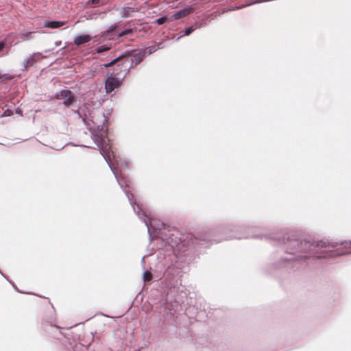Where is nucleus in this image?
Returning <instances> with one entry per match:
<instances>
[{"label": "nucleus", "mask_w": 351, "mask_h": 351, "mask_svg": "<svg viewBox=\"0 0 351 351\" xmlns=\"http://www.w3.org/2000/svg\"><path fill=\"white\" fill-rule=\"evenodd\" d=\"M143 279L145 281H149L152 279V274L148 271H146L143 273Z\"/></svg>", "instance_id": "obj_20"}, {"label": "nucleus", "mask_w": 351, "mask_h": 351, "mask_svg": "<svg viewBox=\"0 0 351 351\" xmlns=\"http://www.w3.org/2000/svg\"><path fill=\"white\" fill-rule=\"evenodd\" d=\"M197 27L191 26L185 29L184 36H189L192 33Z\"/></svg>", "instance_id": "obj_18"}, {"label": "nucleus", "mask_w": 351, "mask_h": 351, "mask_svg": "<svg viewBox=\"0 0 351 351\" xmlns=\"http://www.w3.org/2000/svg\"><path fill=\"white\" fill-rule=\"evenodd\" d=\"M111 45H101L96 49V52L98 53H101L102 52L107 51L111 49Z\"/></svg>", "instance_id": "obj_15"}, {"label": "nucleus", "mask_w": 351, "mask_h": 351, "mask_svg": "<svg viewBox=\"0 0 351 351\" xmlns=\"http://www.w3.org/2000/svg\"><path fill=\"white\" fill-rule=\"evenodd\" d=\"M217 12H213L211 14V16H217Z\"/></svg>", "instance_id": "obj_28"}, {"label": "nucleus", "mask_w": 351, "mask_h": 351, "mask_svg": "<svg viewBox=\"0 0 351 351\" xmlns=\"http://www.w3.org/2000/svg\"><path fill=\"white\" fill-rule=\"evenodd\" d=\"M109 114H106L105 113L101 112L98 114L97 117H93L91 121L94 125L93 128L91 129V138L94 141L96 147H86L97 149L100 151L101 155L104 157L106 162L109 165V167L112 171L117 182L125 193L134 212H136V205L138 204H136V202L133 201V194L125 189V188L128 186V184L125 178L122 175L118 173L116 168L112 162L110 154L113 153L110 151V147H108L107 145H104V136L108 131V126L106 125V123L109 120Z\"/></svg>", "instance_id": "obj_2"}, {"label": "nucleus", "mask_w": 351, "mask_h": 351, "mask_svg": "<svg viewBox=\"0 0 351 351\" xmlns=\"http://www.w3.org/2000/svg\"><path fill=\"white\" fill-rule=\"evenodd\" d=\"M100 2V0H91L92 4H98Z\"/></svg>", "instance_id": "obj_24"}, {"label": "nucleus", "mask_w": 351, "mask_h": 351, "mask_svg": "<svg viewBox=\"0 0 351 351\" xmlns=\"http://www.w3.org/2000/svg\"><path fill=\"white\" fill-rule=\"evenodd\" d=\"M136 212H134L146 226L149 236H152L151 230L160 231L165 228L164 223L158 219L150 217L145 210H143L139 205H136Z\"/></svg>", "instance_id": "obj_5"}, {"label": "nucleus", "mask_w": 351, "mask_h": 351, "mask_svg": "<svg viewBox=\"0 0 351 351\" xmlns=\"http://www.w3.org/2000/svg\"><path fill=\"white\" fill-rule=\"evenodd\" d=\"M167 21V18L166 16H162V17H160L158 19H157L155 21L156 23H157L158 25H162L164 24L165 22Z\"/></svg>", "instance_id": "obj_21"}, {"label": "nucleus", "mask_w": 351, "mask_h": 351, "mask_svg": "<svg viewBox=\"0 0 351 351\" xmlns=\"http://www.w3.org/2000/svg\"><path fill=\"white\" fill-rule=\"evenodd\" d=\"M84 109L83 108H80L77 110H76L75 112L77 114L80 118L82 119L83 122H85L86 116V114H83L82 112H84Z\"/></svg>", "instance_id": "obj_17"}, {"label": "nucleus", "mask_w": 351, "mask_h": 351, "mask_svg": "<svg viewBox=\"0 0 351 351\" xmlns=\"http://www.w3.org/2000/svg\"><path fill=\"white\" fill-rule=\"evenodd\" d=\"M133 30L132 29H126L121 32H120L118 35L119 37H122L125 35L131 34L132 33Z\"/></svg>", "instance_id": "obj_19"}, {"label": "nucleus", "mask_w": 351, "mask_h": 351, "mask_svg": "<svg viewBox=\"0 0 351 351\" xmlns=\"http://www.w3.org/2000/svg\"><path fill=\"white\" fill-rule=\"evenodd\" d=\"M264 1H265V0H258L256 2L257 3H261V2H264Z\"/></svg>", "instance_id": "obj_29"}, {"label": "nucleus", "mask_w": 351, "mask_h": 351, "mask_svg": "<svg viewBox=\"0 0 351 351\" xmlns=\"http://www.w3.org/2000/svg\"><path fill=\"white\" fill-rule=\"evenodd\" d=\"M56 98L58 99H64L63 104L66 107H71L76 103L73 93L69 90H62L57 93Z\"/></svg>", "instance_id": "obj_7"}, {"label": "nucleus", "mask_w": 351, "mask_h": 351, "mask_svg": "<svg viewBox=\"0 0 351 351\" xmlns=\"http://www.w3.org/2000/svg\"><path fill=\"white\" fill-rule=\"evenodd\" d=\"M21 110H16V113H19V114H21Z\"/></svg>", "instance_id": "obj_30"}, {"label": "nucleus", "mask_w": 351, "mask_h": 351, "mask_svg": "<svg viewBox=\"0 0 351 351\" xmlns=\"http://www.w3.org/2000/svg\"><path fill=\"white\" fill-rule=\"evenodd\" d=\"M145 54L144 50L128 51L110 62L104 64V66L105 68H108L119 60H122L121 66L128 74L131 69H133L143 61Z\"/></svg>", "instance_id": "obj_4"}, {"label": "nucleus", "mask_w": 351, "mask_h": 351, "mask_svg": "<svg viewBox=\"0 0 351 351\" xmlns=\"http://www.w3.org/2000/svg\"><path fill=\"white\" fill-rule=\"evenodd\" d=\"M5 47V43L1 41L0 42V51L3 50Z\"/></svg>", "instance_id": "obj_23"}, {"label": "nucleus", "mask_w": 351, "mask_h": 351, "mask_svg": "<svg viewBox=\"0 0 351 351\" xmlns=\"http://www.w3.org/2000/svg\"><path fill=\"white\" fill-rule=\"evenodd\" d=\"M91 40V36L88 34H82L76 36L73 39V43L80 46L82 44L88 43Z\"/></svg>", "instance_id": "obj_9"}, {"label": "nucleus", "mask_w": 351, "mask_h": 351, "mask_svg": "<svg viewBox=\"0 0 351 351\" xmlns=\"http://www.w3.org/2000/svg\"><path fill=\"white\" fill-rule=\"evenodd\" d=\"M32 32H21L20 34V38L23 40H28L30 39L29 36L32 34Z\"/></svg>", "instance_id": "obj_16"}, {"label": "nucleus", "mask_w": 351, "mask_h": 351, "mask_svg": "<svg viewBox=\"0 0 351 351\" xmlns=\"http://www.w3.org/2000/svg\"><path fill=\"white\" fill-rule=\"evenodd\" d=\"M156 51H157V49H156V47L151 46V47H149V51H147V55H150V54L154 53Z\"/></svg>", "instance_id": "obj_22"}, {"label": "nucleus", "mask_w": 351, "mask_h": 351, "mask_svg": "<svg viewBox=\"0 0 351 351\" xmlns=\"http://www.w3.org/2000/svg\"><path fill=\"white\" fill-rule=\"evenodd\" d=\"M181 37H182V36H178V37L177 38V39H179V38H180Z\"/></svg>", "instance_id": "obj_32"}, {"label": "nucleus", "mask_w": 351, "mask_h": 351, "mask_svg": "<svg viewBox=\"0 0 351 351\" xmlns=\"http://www.w3.org/2000/svg\"><path fill=\"white\" fill-rule=\"evenodd\" d=\"M116 29V26L114 25H112L108 29L102 32L100 35L95 36V38L98 39L97 40L99 43L104 42L107 40H111L112 39V37L114 36L113 32H114Z\"/></svg>", "instance_id": "obj_8"}, {"label": "nucleus", "mask_w": 351, "mask_h": 351, "mask_svg": "<svg viewBox=\"0 0 351 351\" xmlns=\"http://www.w3.org/2000/svg\"><path fill=\"white\" fill-rule=\"evenodd\" d=\"M64 25V21H46L44 23V27L51 29H56L59 28L61 26Z\"/></svg>", "instance_id": "obj_11"}, {"label": "nucleus", "mask_w": 351, "mask_h": 351, "mask_svg": "<svg viewBox=\"0 0 351 351\" xmlns=\"http://www.w3.org/2000/svg\"><path fill=\"white\" fill-rule=\"evenodd\" d=\"M286 256L282 258L281 265L290 261H300L310 258H331L351 254V241L341 242L300 240L293 233L287 234L283 239Z\"/></svg>", "instance_id": "obj_1"}, {"label": "nucleus", "mask_w": 351, "mask_h": 351, "mask_svg": "<svg viewBox=\"0 0 351 351\" xmlns=\"http://www.w3.org/2000/svg\"><path fill=\"white\" fill-rule=\"evenodd\" d=\"M134 12V8L131 7L123 8L121 12V16L123 18H128L130 16V12Z\"/></svg>", "instance_id": "obj_13"}, {"label": "nucleus", "mask_w": 351, "mask_h": 351, "mask_svg": "<svg viewBox=\"0 0 351 351\" xmlns=\"http://www.w3.org/2000/svg\"><path fill=\"white\" fill-rule=\"evenodd\" d=\"M36 55V53H33L31 56L29 58H27L24 60L23 64V69L22 70L23 71H27L28 65L29 63L32 62L34 61V56Z\"/></svg>", "instance_id": "obj_12"}, {"label": "nucleus", "mask_w": 351, "mask_h": 351, "mask_svg": "<svg viewBox=\"0 0 351 351\" xmlns=\"http://www.w3.org/2000/svg\"><path fill=\"white\" fill-rule=\"evenodd\" d=\"M114 160L117 165H120L121 167L128 169L130 168V164L129 162L125 159H121L120 160H117L116 158H114Z\"/></svg>", "instance_id": "obj_14"}, {"label": "nucleus", "mask_w": 351, "mask_h": 351, "mask_svg": "<svg viewBox=\"0 0 351 351\" xmlns=\"http://www.w3.org/2000/svg\"><path fill=\"white\" fill-rule=\"evenodd\" d=\"M51 50L50 49H48V50H45V52H49Z\"/></svg>", "instance_id": "obj_31"}, {"label": "nucleus", "mask_w": 351, "mask_h": 351, "mask_svg": "<svg viewBox=\"0 0 351 351\" xmlns=\"http://www.w3.org/2000/svg\"><path fill=\"white\" fill-rule=\"evenodd\" d=\"M227 230H230V232H232V233L228 235H226V237L221 239H211V235L210 233H204L203 234H199L198 237H195L193 239L190 238V239L191 240L192 244L193 245H200L206 247L209 245V243L212 241L218 243L222 240L226 239H241L251 237L262 239L264 237V234H263L261 232V230L258 228H250L247 229V232H241V228L237 226H232L231 228H228L226 229V231Z\"/></svg>", "instance_id": "obj_3"}, {"label": "nucleus", "mask_w": 351, "mask_h": 351, "mask_svg": "<svg viewBox=\"0 0 351 351\" xmlns=\"http://www.w3.org/2000/svg\"><path fill=\"white\" fill-rule=\"evenodd\" d=\"M244 6H245V5H243V6H241V7H237V8H232V9H231L230 10H238V9H240V8H243Z\"/></svg>", "instance_id": "obj_27"}, {"label": "nucleus", "mask_w": 351, "mask_h": 351, "mask_svg": "<svg viewBox=\"0 0 351 351\" xmlns=\"http://www.w3.org/2000/svg\"><path fill=\"white\" fill-rule=\"evenodd\" d=\"M162 48H163V47H162V45L160 43L158 44V47H156L157 50L160 49H162Z\"/></svg>", "instance_id": "obj_25"}, {"label": "nucleus", "mask_w": 351, "mask_h": 351, "mask_svg": "<svg viewBox=\"0 0 351 351\" xmlns=\"http://www.w3.org/2000/svg\"><path fill=\"white\" fill-rule=\"evenodd\" d=\"M61 45V41H56L55 42V45L56 46H59Z\"/></svg>", "instance_id": "obj_26"}, {"label": "nucleus", "mask_w": 351, "mask_h": 351, "mask_svg": "<svg viewBox=\"0 0 351 351\" xmlns=\"http://www.w3.org/2000/svg\"><path fill=\"white\" fill-rule=\"evenodd\" d=\"M193 8L191 6H188L182 10H180L176 12L171 16L172 19H181L186 15L190 14L192 12Z\"/></svg>", "instance_id": "obj_10"}, {"label": "nucleus", "mask_w": 351, "mask_h": 351, "mask_svg": "<svg viewBox=\"0 0 351 351\" xmlns=\"http://www.w3.org/2000/svg\"><path fill=\"white\" fill-rule=\"evenodd\" d=\"M126 75L127 73L125 72L121 77H117V74L112 73L106 81L105 88L106 93H110L117 88Z\"/></svg>", "instance_id": "obj_6"}]
</instances>
